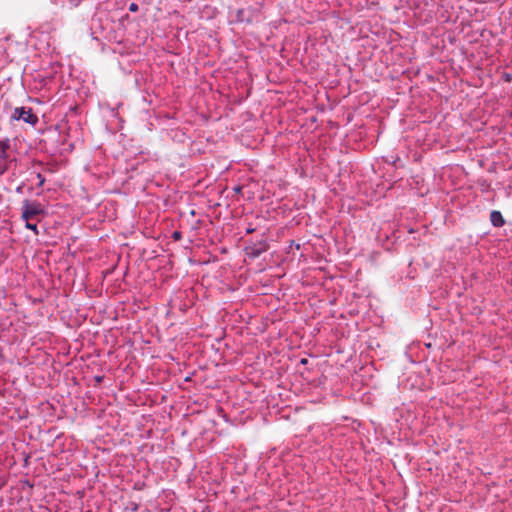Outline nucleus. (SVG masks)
Wrapping results in <instances>:
<instances>
[{
    "label": "nucleus",
    "mask_w": 512,
    "mask_h": 512,
    "mask_svg": "<svg viewBox=\"0 0 512 512\" xmlns=\"http://www.w3.org/2000/svg\"><path fill=\"white\" fill-rule=\"evenodd\" d=\"M10 141L9 139H0V175L6 172L13 159L9 155Z\"/></svg>",
    "instance_id": "obj_2"
},
{
    "label": "nucleus",
    "mask_w": 512,
    "mask_h": 512,
    "mask_svg": "<svg viewBox=\"0 0 512 512\" xmlns=\"http://www.w3.org/2000/svg\"><path fill=\"white\" fill-rule=\"evenodd\" d=\"M174 239H180V232L176 231L173 233Z\"/></svg>",
    "instance_id": "obj_8"
},
{
    "label": "nucleus",
    "mask_w": 512,
    "mask_h": 512,
    "mask_svg": "<svg viewBox=\"0 0 512 512\" xmlns=\"http://www.w3.org/2000/svg\"><path fill=\"white\" fill-rule=\"evenodd\" d=\"M44 214L43 206L36 201L24 200L21 207V218L23 220H36L40 215Z\"/></svg>",
    "instance_id": "obj_1"
},
{
    "label": "nucleus",
    "mask_w": 512,
    "mask_h": 512,
    "mask_svg": "<svg viewBox=\"0 0 512 512\" xmlns=\"http://www.w3.org/2000/svg\"><path fill=\"white\" fill-rule=\"evenodd\" d=\"M269 249V244L266 239H261L245 248V254L249 258H257L262 253L266 252Z\"/></svg>",
    "instance_id": "obj_4"
},
{
    "label": "nucleus",
    "mask_w": 512,
    "mask_h": 512,
    "mask_svg": "<svg viewBox=\"0 0 512 512\" xmlns=\"http://www.w3.org/2000/svg\"><path fill=\"white\" fill-rule=\"evenodd\" d=\"M138 10H139L138 4H136V3H134V2H133V3H131V4L129 5V11H130V12L135 13V12H137Z\"/></svg>",
    "instance_id": "obj_7"
},
{
    "label": "nucleus",
    "mask_w": 512,
    "mask_h": 512,
    "mask_svg": "<svg viewBox=\"0 0 512 512\" xmlns=\"http://www.w3.org/2000/svg\"><path fill=\"white\" fill-rule=\"evenodd\" d=\"M253 231H254V229H248L247 233H252Z\"/></svg>",
    "instance_id": "obj_9"
},
{
    "label": "nucleus",
    "mask_w": 512,
    "mask_h": 512,
    "mask_svg": "<svg viewBox=\"0 0 512 512\" xmlns=\"http://www.w3.org/2000/svg\"><path fill=\"white\" fill-rule=\"evenodd\" d=\"M24 221H25V227L27 229L33 231L35 233V235L39 234V231H38L36 223H32L31 221H28V220H24Z\"/></svg>",
    "instance_id": "obj_6"
},
{
    "label": "nucleus",
    "mask_w": 512,
    "mask_h": 512,
    "mask_svg": "<svg viewBox=\"0 0 512 512\" xmlns=\"http://www.w3.org/2000/svg\"><path fill=\"white\" fill-rule=\"evenodd\" d=\"M12 119L14 120H23L29 124H36L38 118L35 114H33L30 108L25 107H17L14 109L12 114Z\"/></svg>",
    "instance_id": "obj_3"
},
{
    "label": "nucleus",
    "mask_w": 512,
    "mask_h": 512,
    "mask_svg": "<svg viewBox=\"0 0 512 512\" xmlns=\"http://www.w3.org/2000/svg\"><path fill=\"white\" fill-rule=\"evenodd\" d=\"M492 224L496 227H501L504 224V219L499 211H492L490 215Z\"/></svg>",
    "instance_id": "obj_5"
}]
</instances>
